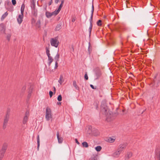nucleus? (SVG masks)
<instances>
[{
    "label": "nucleus",
    "mask_w": 160,
    "mask_h": 160,
    "mask_svg": "<svg viewBox=\"0 0 160 160\" xmlns=\"http://www.w3.org/2000/svg\"><path fill=\"white\" fill-rule=\"evenodd\" d=\"M90 87L93 89H95L96 88H95L94 86L92 84L90 85Z\"/></svg>",
    "instance_id": "45"
},
{
    "label": "nucleus",
    "mask_w": 160,
    "mask_h": 160,
    "mask_svg": "<svg viewBox=\"0 0 160 160\" xmlns=\"http://www.w3.org/2000/svg\"><path fill=\"white\" fill-rule=\"evenodd\" d=\"M58 37L52 38L51 39L50 42L51 46L57 48L59 42L58 41Z\"/></svg>",
    "instance_id": "1"
},
{
    "label": "nucleus",
    "mask_w": 160,
    "mask_h": 160,
    "mask_svg": "<svg viewBox=\"0 0 160 160\" xmlns=\"http://www.w3.org/2000/svg\"><path fill=\"white\" fill-rule=\"evenodd\" d=\"M76 20L75 18H73L72 19V22H74Z\"/></svg>",
    "instance_id": "49"
},
{
    "label": "nucleus",
    "mask_w": 160,
    "mask_h": 160,
    "mask_svg": "<svg viewBox=\"0 0 160 160\" xmlns=\"http://www.w3.org/2000/svg\"><path fill=\"white\" fill-rule=\"evenodd\" d=\"M9 3H10V2H9L8 1L6 2V3H7V4H9Z\"/></svg>",
    "instance_id": "55"
},
{
    "label": "nucleus",
    "mask_w": 160,
    "mask_h": 160,
    "mask_svg": "<svg viewBox=\"0 0 160 160\" xmlns=\"http://www.w3.org/2000/svg\"><path fill=\"white\" fill-rule=\"evenodd\" d=\"M8 15V13L7 12H5L4 14H3L2 17V18H4L6 17Z\"/></svg>",
    "instance_id": "33"
},
{
    "label": "nucleus",
    "mask_w": 160,
    "mask_h": 160,
    "mask_svg": "<svg viewBox=\"0 0 160 160\" xmlns=\"http://www.w3.org/2000/svg\"><path fill=\"white\" fill-rule=\"evenodd\" d=\"M53 88H54V90L55 91L56 90V88H55V87H54Z\"/></svg>",
    "instance_id": "60"
},
{
    "label": "nucleus",
    "mask_w": 160,
    "mask_h": 160,
    "mask_svg": "<svg viewBox=\"0 0 160 160\" xmlns=\"http://www.w3.org/2000/svg\"><path fill=\"white\" fill-rule=\"evenodd\" d=\"M46 53L50 52V50L49 48H48L47 47L46 48Z\"/></svg>",
    "instance_id": "44"
},
{
    "label": "nucleus",
    "mask_w": 160,
    "mask_h": 160,
    "mask_svg": "<svg viewBox=\"0 0 160 160\" xmlns=\"http://www.w3.org/2000/svg\"><path fill=\"white\" fill-rule=\"evenodd\" d=\"M26 87L25 86H23L22 88V92H23L24 91L25 89H26Z\"/></svg>",
    "instance_id": "40"
},
{
    "label": "nucleus",
    "mask_w": 160,
    "mask_h": 160,
    "mask_svg": "<svg viewBox=\"0 0 160 160\" xmlns=\"http://www.w3.org/2000/svg\"><path fill=\"white\" fill-rule=\"evenodd\" d=\"M90 43H89V46L88 48V50L89 52V54H90V51L89 48H90Z\"/></svg>",
    "instance_id": "48"
},
{
    "label": "nucleus",
    "mask_w": 160,
    "mask_h": 160,
    "mask_svg": "<svg viewBox=\"0 0 160 160\" xmlns=\"http://www.w3.org/2000/svg\"><path fill=\"white\" fill-rule=\"evenodd\" d=\"M41 22L40 20H38L36 23V26L38 28H39L41 27Z\"/></svg>",
    "instance_id": "23"
},
{
    "label": "nucleus",
    "mask_w": 160,
    "mask_h": 160,
    "mask_svg": "<svg viewBox=\"0 0 160 160\" xmlns=\"http://www.w3.org/2000/svg\"><path fill=\"white\" fill-rule=\"evenodd\" d=\"M95 149L96 151L97 152H99L102 149V147L100 146H97L95 147Z\"/></svg>",
    "instance_id": "25"
},
{
    "label": "nucleus",
    "mask_w": 160,
    "mask_h": 160,
    "mask_svg": "<svg viewBox=\"0 0 160 160\" xmlns=\"http://www.w3.org/2000/svg\"><path fill=\"white\" fill-rule=\"evenodd\" d=\"M158 160H160V158H158Z\"/></svg>",
    "instance_id": "63"
},
{
    "label": "nucleus",
    "mask_w": 160,
    "mask_h": 160,
    "mask_svg": "<svg viewBox=\"0 0 160 160\" xmlns=\"http://www.w3.org/2000/svg\"><path fill=\"white\" fill-rule=\"evenodd\" d=\"M102 21L101 20H99L97 22V24L98 26H101L102 25Z\"/></svg>",
    "instance_id": "31"
},
{
    "label": "nucleus",
    "mask_w": 160,
    "mask_h": 160,
    "mask_svg": "<svg viewBox=\"0 0 160 160\" xmlns=\"http://www.w3.org/2000/svg\"><path fill=\"white\" fill-rule=\"evenodd\" d=\"M75 140L76 142L78 144H80L79 142H78L77 139H75Z\"/></svg>",
    "instance_id": "46"
},
{
    "label": "nucleus",
    "mask_w": 160,
    "mask_h": 160,
    "mask_svg": "<svg viewBox=\"0 0 160 160\" xmlns=\"http://www.w3.org/2000/svg\"><path fill=\"white\" fill-rule=\"evenodd\" d=\"M58 100L59 101H61L62 100V97L61 95H59L58 97Z\"/></svg>",
    "instance_id": "32"
},
{
    "label": "nucleus",
    "mask_w": 160,
    "mask_h": 160,
    "mask_svg": "<svg viewBox=\"0 0 160 160\" xmlns=\"http://www.w3.org/2000/svg\"><path fill=\"white\" fill-rule=\"evenodd\" d=\"M25 8V4L24 3H23L22 5L21 9L24 10Z\"/></svg>",
    "instance_id": "36"
},
{
    "label": "nucleus",
    "mask_w": 160,
    "mask_h": 160,
    "mask_svg": "<svg viewBox=\"0 0 160 160\" xmlns=\"http://www.w3.org/2000/svg\"><path fill=\"white\" fill-rule=\"evenodd\" d=\"M61 104V102H58V105H60V104Z\"/></svg>",
    "instance_id": "59"
},
{
    "label": "nucleus",
    "mask_w": 160,
    "mask_h": 160,
    "mask_svg": "<svg viewBox=\"0 0 160 160\" xmlns=\"http://www.w3.org/2000/svg\"><path fill=\"white\" fill-rule=\"evenodd\" d=\"M29 94H28V97H29Z\"/></svg>",
    "instance_id": "64"
},
{
    "label": "nucleus",
    "mask_w": 160,
    "mask_h": 160,
    "mask_svg": "<svg viewBox=\"0 0 160 160\" xmlns=\"http://www.w3.org/2000/svg\"><path fill=\"white\" fill-rule=\"evenodd\" d=\"M63 81L64 80L63 79V76L62 75H60L59 79L58 81V82L60 84V85H61Z\"/></svg>",
    "instance_id": "17"
},
{
    "label": "nucleus",
    "mask_w": 160,
    "mask_h": 160,
    "mask_svg": "<svg viewBox=\"0 0 160 160\" xmlns=\"http://www.w3.org/2000/svg\"><path fill=\"white\" fill-rule=\"evenodd\" d=\"M157 76V75H156V76H155V77L154 78H156Z\"/></svg>",
    "instance_id": "62"
},
{
    "label": "nucleus",
    "mask_w": 160,
    "mask_h": 160,
    "mask_svg": "<svg viewBox=\"0 0 160 160\" xmlns=\"http://www.w3.org/2000/svg\"><path fill=\"white\" fill-rule=\"evenodd\" d=\"M92 160H97V158L94 157L93 158Z\"/></svg>",
    "instance_id": "57"
},
{
    "label": "nucleus",
    "mask_w": 160,
    "mask_h": 160,
    "mask_svg": "<svg viewBox=\"0 0 160 160\" xmlns=\"http://www.w3.org/2000/svg\"><path fill=\"white\" fill-rule=\"evenodd\" d=\"M92 10H94V6L93 3H92Z\"/></svg>",
    "instance_id": "52"
},
{
    "label": "nucleus",
    "mask_w": 160,
    "mask_h": 160,
    "mask_svg": "<svg viewBox=\"0 0 160 160\" xmlns=\"http://www.w3.org/2000/svg\"><path fill=\"white\" fill-rule=\"evenodd\" d=\"M8 145L6 143H4L2 146V148L0 151V157L3 158L6 150L7 148Z\"/></svg>",
    "instance_id": "2"
},
{
    "label": "nucleus",
    "mask_w": 160,
    "mask_h": 160,
    "mask_svg": "<svg viewBox=\"0 0 160 160\" xmlns=\"http://www.w3.org/2000/svg\"><path fill=\"white\" fill-rule=\"evenodd\" d=\"M64 2V0H62L61 2V4H63Z\"/></svg>",
    "instance_id": "58"
},
{
    "label": "nucleus",
    "mask_w": 160,
    "mask_h": 160,
    "mask_svg": "<svg viewBox=\"0 0 160 160\" xmlns=\"http://www.w3.org/2000/svg\"><path fill=\"white\" fill-rule=\"evenodd\" d=\"M52 0H51L50 2L48 3V5L49 6L50 5L52 4Z\"/></svg>",
    "instance_id": "47"
},
{
    "label": "nucleus",
    "mask_w": 160,
    "mask_h": 160,
    "mask_svg": "<svg viewBox=\"0 0 160 160\" xmlns=\"http://www.w3.org/2000/svg\"><path fill=\"white\" fill-rule=\"evenodd\" d=\"M115 140V139H114L113 138H109L108 139L109 142H113Z\"/></svg>",
    "instance_id": "29"
},
{
    "label": "nucleus",
    "mask_w": 160,
    "mask_h": 160,
    "mask_svg": "<svg viewBox=\"0 0 160 160\" xmlns=\"http://www.w3.org/2000/svg\"><path fill=\"white\" fill-rule=\"evenodd\" d=\"M101 75V73L100 70L97 71L95 74V79H98L99 78Z\"/></svg>",
    "instance_id": "7"
},
{
    "label": "nucleus",
    "mask_w": 160,
    "mask_h": 160,
    "mask_svg": "<svg viewBox=\"0 0 160 160\" xmlns=\"http://www.w3.org/2000/svg\"><path fill=\"white\" fill-rule=\"evenodd\" d=\"M29 116V112L27 111L26 112L25 115V116H27V117H28Z\"/></svg>",
    "instance_id": "41"
},
{
    "label": "nucleus",
    "mask_w": 160,
    "mask_h": 160,
    "mask_svg": "<svg viewBox=\"0 0 160 160\" xmlns=\"http://www.w3.org/2000/svg\"><path fill=\"white\" fill-rule=\"evenodd\" d=\"M5 28L4 27L3 24H1L0 25V32L1 33H4L5 32Z\"/></svg>",
    "instance_id": "11"
},
{
    "label": "nucleus",
    "mask_w": 160,
    "mask_h": 160,
    "mask_svg": "<svg viewBox=\"0 0 160 160\" xmlns=\"http://www.w3.org/2000/svg\"><path fill=\"white\" fill-rule=\"evenodd\" d=\"M73 85L75 88L76 89L79 90V87L77 85L76 82L75 80L73 81Z\"/></svg>",
    "instance_id": "15"
},
{
    "label": "nucleus",
    "mask_w": 160,
    "mask_h": 160,
    "mask_svg": "<svg viewBox=\"0 0 160 160\" xmlns=\"http://www.w3.org/2000/svg\"><path fill=\"white\" fill-rule=\"evenodd\" d=\"M10 112V109H8L7 110V113L6 115H7L8 114V117H9Z\"/></svg>",
    "instance_id": "35"
},
{
    "label": "nucleus",
    "mask_w": 160,
    "mask_h": 160,
    "mask_svg": "<svg viewBox=\"0 0 160 160\" xmlns=\"http://www.w3.org/2000/svg\"><path fill=\"white\" fill-rule=\"evenodd\" d=\"M45 118L47 121L49 120L52 118L51 110L49 107H47L46 108Z\"/></svg>",
    "instance_id": "3"
},
{
    "label": "nucleus",
    "mask_w": 160,
    "mask_h": 160,
    "mask_svg": "<svg viewBox=\"0 0 160 160\" xmlns=\"http://www.w3.org/2000/svg\"><path fill=\"white\" fill-rule=\"evenodd\" d=\"M24 10L21 9V14L20 15H22V16L23 17V13H24Z\"/></svg>",
    "instance_id": "42"
},
{
    "label": "nucleus",
    "mask_w": 160,
    "mask_h": 160,
    "mask_svg": "<svg viewBox=\"0 0 160 160\" xmlns=\"http://www.w3.org/2000/svg\"><path fill=\"white\" fill-rule=\"evenodd\" d=\"M30 7H31V9H34V8H36L35 2H34L33 1H32L31 3Z\"/></svg>",
    "instance_id": "16"
},
{
    "label": "nucleus",
    "mask_w": 160,
    "mask_h": 160,
    "mask_svg": "<svg viewBox=\"0 0 160 160\" xmlns=\"http://www.w3.org/2000/svg\"><path fill=\"white\" fill-rule=\"evenodd\" d=\"M9 118V117H8V114L7 115H6L3 123V129H5L6 128Z\"/></svg>",
    "instance_id": "4"
},
{
    "label": "nucleus",
    "mask_w": 160,
    "mask_h": 160,
    "mask_svg": "<svg viewBox=\"0 0 160 160\" xmlns=\"http://www.w3.org/2000/svg\"><path fill=\"white\" fill-rule=\"evenodd\" d=\"M58 67V62H55V66L54 67V69H56Z\"/></svg>",
    "instance_id": "37"
},
{
    "label": "nucleus",
    "mask_w": 160,
    "mask_h": 160,
    "mask_svg": "<svg viewBox=\"0 0 160 160\" xmlns=\"http://www.w3.org/2000/svg\"><path fill=\"white\" fill-rule=\"evenodd\" d=\"M127 144L126 143H123L120 144L118 148L119 150H120V151L122 152L123 150L126 148Z\"/></svg>",
    "instance_id": "6"
},
{
    "label": "nucleus",
    "mask_w": 160,
    "mask_h": 160,
    "mask_svg": "<svg viewBox=\"0 0 160 160\" xmlns=\"http://www.w3.org/2000/svg\"><path fill=\"white\" fill-rule=\"evenodd\" d=\"M132 156V153L131 152H128L125 156V159H128Z\"/></svg>",
    "instance_id": "12"
},
{
    "label": "nucleus",
    "mask_w": 160,
    "mask_h": 160,
    "mask_svg": "<svg viewBox=\"0 0 160 160\" xmlns=\"http://www.w3.org/2000/svg\"><path fill=\"white\" fill-rule=\"evenodd\" d=\"M49 96L50 98H51L53 95V92L52 91H50L49 92Z\"/></svg>",
    "instance_id": "39"
},
{
    "label": "nucleus",
    "mask_w": 160,
    "mask_h": 160,
    "mask_svg": "<svg viewBox=\"0 0 160 160\" xmlns=\"http://www.w3.org/2000/svg\"><path fill=\"white\" fill-rule=\"evenodd\" d=\"M37 149L38 150L39 146H40V141H39V135H38L37 136Z\"/></svg>",
    "instance_id": "18"
},
{
    "label": "nucleus",
    "mask_w": 160,
    "mask_h": 160,
    "mask_svg": "<svg viewBox=\"0 0 160 160\" xmlns=\"http://www.w3.org/2000/svg\"><path fill=\"white\" fill-rule=\"evenodd\" d=\"M107 108L106 107H104L103 109H102V112H103L105 114L107 113Z\"/></svg>",
    "instance_id": "26"
},
{
    "label": "nucleus",
    "mask_w": 160,
    "mask_h": 160,
    "mask_svg": "<svg viewBox=\"0 0 160 160\" xmlns=\"http://www.w3.org/2000/svg\"><path fill=\"white\" fill-rule=\"evenodd\" d=\"M61 28V25L60 24H58L56 26V28L55 29V30L56 31H59Z\"/></svg>",
    "instance_id": "27"
},
{
    "label": "nucleus",
    "mask_w": 160,
    "mask_h": 160,
    "mask_svg": "<svg viewBox=\"0 0 160 160\" xmlns=\"http://www.w3.org/2000/svg\"><path fill=\"white\" fill-rule=\"evenodd\" d=\"M57 136L59 143H62L63 141V138L62 137H59V133L58 132H57Z\"/></svg>",
    "instance_id": "8"
},
{
    "label": "nucleus",
    "mask_w": 160,
    "mask_h": 160,
    "mask_svg": "<svg viewBox=\"0 0 160 160\" xmlns=\"http://www.w3.org/2000/svg\"><path fill=\"white\" fill-rule=\"evenodd\" d=\"M62 6H63V4L61 3V4H60V5H59V8H58V9L55 10V11L56 12V14H58L59 13V12L61 10V9L62 7Z\"/></svg>",
    "instance_id": "20"
},
{
    "label": "nucleus",
    "mask_w": 160,
    "mask_h": 160,
    "mask_svg": "<svg viewBox=\"0 0 160 160\" xmlns=\"http://www.w3.org/2000/svg\"><path fill=\"white\" fill-rule=\"evenodd\" d=\"M94 10H91V15L93 16V13Z\"/></svg>",
    "instance_id": "51"
},
{
    "label": "nucleus",
    "mask_w": 160,
    "mask_h": 160,
    "mask_svg": "<svg viewBox=\"0 0 160 160\" xmlns=\"http://www.w3.org/2000/svg\"><path fill=\"white\" fill-rule=\"evenodd\" d=\"M84 78H85V79H86V80H88V77L87 73H86L85 75H84Z\"/></svg>",
    "instance_id": "43"
},
{
    "label": "nucleus",
    "mask_w": 160,
    "mask_h": 160,
    "mask_svg": "<svg viewBox=\"0 0 160 160\" xmlns=\"http://www.w3.org/2000/svg\"><path fill=\"white\" fill-rule=\"evenodd\" d=\"M82 144L83 147L85 148H88V144L86 142H84L82 143Z\"/></svg>",
    "instance_id": "24"
},
{
    "label": "nucleus",
    "mask_w": 160,
    "mask_h": 160,
    "mask_svg": "<svg viewBox=\"0 0 160 160\" xmlns=\"http://www.w3.org/2000/svg\"><path fill=\"white\" fill-rule=\"evenodd\" d=\"M46 54L48 56V57H49V56H50V52H48V53H46Z\"/></svg>",
    "instance_id": "50"
},
{
    "label": "nucleus",
    "mask_w": 160,
    "mask_h": 160,
    "mask_svg": "<svg viewBox=\"0 0 160 160\" xmlns=\"http://www.w3.org/2000/svg\"><path fill=\"white\" fill-rule=\"evenodd\" d=\"M57 14H56V12L55 11L52 12L46 11L45 13L46 16L48 18H51L53 15L56 16Z\"/></svg>",
    "instance_id": "5"
},
{
    "label": "nucleus",
    "mask_w": 160,
    "mask_h": 160,
    "mask_svg": "<svg viewBox=\"0 0 160 160\" xmlns=\"http://www.w3.org/2000/svg\"><path fill=\"white\" fill-rule=\"evenodd\" d=\"M23 17L22 15H19L17 18V21L19 24H20L22 21V19Z\"/></svg>",
    "instance_id": "9"
},
{
    "label": "nucleus",
    "mask_w": 160,
    "mask_h": 160,
    "mask_svg": "<svg viewBox=\"0 0 160 160\" xmlns=\"http://www.w3.org/2000/svg\"><path fill=\"white\" fill-rule=\"evenodd\" d=\"M12 4L13 5H15L16 3V0H12Z\"/></svg>",
    "instance_id": "38"
},
{
    "label": "nucleus",
    "mask_w": 160,
    "mask_h": 160,
    "mask_svg": "<svg viewBox=\"0 0 160 160\" xmlns=\"http://www.w3.org/2000/svg\"><path fill=\"white\" fill-rule=\"evenodd\" d=\"M59 54L57 53V54L54 57V59L55 62H58L59 60Z\"/></svg>",
    "instance_id": "22"
},
{
    "label": "nucleus",
    "mask_w": 160,
    "mask_h": 160,
    "mask_svg": "<svg viewBox=\"0 0 160 160\" xmlns=\"http://www.w3.org/2000/svg\"><path fill=\"white\" fill-rule=\"evenodd\" d=\"M59 2V0H55V2L56 3H58V2Z\"/></svg>",
    "instance_id": "56"
},
{
    "label": "nucleus",
    "mask_w": 160,
    "mask_h": 160,
    "mask_svg": "<svg viewBox=\"0 0 160 160\" xmlns=\"http://www.w3.org/2000/svg\"><path fill=\"white\" fill-rule=\"evenodd\" d=\"M35 20L34 18H32V22H35Z\"/></svg>",
    "instance_id": "54"
},
{
    "label": "nucleus",
    "mask_w": 160,
    "mask_h": 160,
    "mask_svg": "<svg viewBox=\"0 0 160 160\" xmlns=\"http://www.w3.org/2000/svg\"><path fill=\"white\" fill-rule=\"evenodd\" d=\"M11 37V35L10 34H8L6 36V38L8 41H9Z\"/></svg>",
    "instance_id": "30"
},
{
    "label": "nucleus",
    "mask_w": 160,
    "mask_h": 160,
    "mask_svg": "<svg viewBox=\"0 0 160 160\" xmlns=\"http://www.w3.org/2000/svg\"><path fill=\"white\" fill-rule=\"evenodd\" d=\"M92 18H93V16L91 15V17L89 19V21H90V24H92Z\"/></svg>",
    "instance_id": "34"
},
{
    "label": "nucleus",
    "mask_w": 160,
    "mask_h": 160,
    "mask_svg": "<svg viewBox=\"0 0 160 160\" xmlns=\"http://www.w3.org/2000/svg\"><path fill=\"white\" fill-rule=\"evenodd\" d=\"M121 152L120 151V150H119L118 149L117 151L114 152L113 154V156L114 157H117L120 155Z\"/></svg>",
    "instance_id": "14"
},
{
    "label": "nucleus",
    "mask_w": 160,
    "mask_h": 160,
    "mask_svg": "<svg viewBox=\"0 0 160 160\" xmlns=\"http://www.w3.org/2000/svg\"><path fill=\"white\" fill-rule=\"evenodd\" d=\"M62 6H63V4L61 3V4H60V5H59V8H58V9L55 10V11L56 12V14H58L59 13V12L61 10V9L62 7Z\"/></svg>",
    "instance_id": "19"
},
{
    "label": "nucleus",
    "mask_w": 160,
    "mask_h": 160,
    "mask_svg": "<svg viewBox=\"0 0 160 160\" xmlns=\"http://www.w3.org/2000/svg\"><path fill=\"white\" fill-rule=\"evenodd\" d=\"M158 158H160V151L159 152L158 155Z\"/></svg>",
    "instance_id": "53"
},
{
    "label": "nucleus",
    "mask_w": 160,
    "mask_h": 160,
    "mask_svg": "<svg viewBox=\"0 0 160 160\" xmlns=\"http://www.w3.org/2000/svg\"><path fill=\"white\" fill-rule=\"evenodd\" d=\"M28 120V117H27V116H24L22 122L23 124H26Z\"/></svg>",
    "instance_id": "21"
},
{
    "label": "nucleus",
    "mask_w": 160,
    "mask_h": 160,
    "mask_svg": "<svg viewBox=\"0 0 160 160\" xmlns=\"http://www.w3.org/2000/svg\"><path fill=\"white\" fill-rule=\"evenodd\" d=\"M32 13V15L34 17H36L37 16L38 11L36 8L31 9Z\"/></svg>",
    "instance_id": "10"
},
{
    "label": "nucleus",
    "mask_w": 160,
    "mask_h": 160,
    "mask_svg": "<svg viewBox=\"0 0 160 160\" xmlns=\"http://www.w3.org/2000/svg\"><path fill=\"white\" fill-rule=\"evenodd\" d=\"M48 65L49 66H50L51 63L53 62V59L52 58L51 56L48 57Z\"/></svg>",
    "instance_id": "13"
},
{
    "label": "nucleus",
    "mask_w": 160,
    "mask_h": 160,
    "mask_svg": "<svg viewBox=\"0 0 160 160\" xmlns=\"http://www.w3.org/2000/svg\"><path fill=\"white\" fill-rule=\"evenodd\" d=\"M92 24H90V26L89 28V36L90 35L91 32V31L92 30Z\"/></svg>",
    "instance_id": "28"
},
{
    "label": "nucleus",
    "mask_w": 160,
    "mask_h": 160,
    "mask_svg": "<svg viewBox=\"0 0 160 160\" xmlns=\"http://www.w3.org/2000/svg\"><path fill=\"white\" fill-rule=\"evenodd\" d=\"M2 158H1L0 157V160H2Z\"/></svg>",
    "instance_id": "61"
}]
</instances>
